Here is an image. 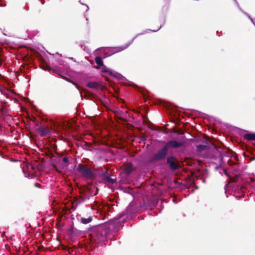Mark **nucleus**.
Returning <instances> with one entry per match:
<instances>
[{"mask_svg": "<svg viewBox=\"0 0 255 255\" xmlns=\"http://www.w3.org/2000/svg\"><path fill=\"white\" fill-rule=\"evenodd\" d=\"M118 222V220H115L94 226L90 230L89 236L91 240L94 242L104 241L107 236L111 234L112 229L114 228L115 225Z\"/></svg>", "mask_w": 255, "mask_h": 255, "instance_id": "nucleus-1", "label": "nucleus"}, {"mask_svg": "<svg viewBox=\"0 0 255 255\" xmlns=\"http://www.w3.org/2000/svg\"><path fill=\"white\" fill-rule=\"evenodd\" d=\"M184 145L183 142L177 141L174 140H169L165 143L164 146L157 150L154 155L150 158L149 161L153 162L164 160L168 154V149L170 148H179L184 146Z\"/></svg>", "mask_w": 255, "mask_h": 255, "instance_id": "nucleus-2", "label": "nucleus"}, {"mask_svg": "<svg viewBox=\"0 0 255 255\" xmlns=\"http://www.w3.org/2000/svg\"><path fill=\"white\" fill-rule=\"evenodd\" d=\"M76 170L86 179L93 180L96 178V174L88 165L79 164Z\"/></svg>", "mask_w": 255, "mask_h": 255, "instance_id": "nucleus-3", "label": "nucleus"}, {"mask_svg": "<svg viewBox=\"0 0 255 255\" xmlns=\"http://www.w3.org/2000/svg\"><path fill=\"white\" fill-rule=\"evenodd\" d=\"M99 191L97 187L95 186H84L83 189L81 191V194L85 195V199H89L90 196L93 197L96 195Z\"/></svg>", "mask_w": 255, "mask_h": 255, "instance_id": "nucleus-4", "label": "nucleus"}, {"mask_svg": "<svg viewBox=\"0 0 255 255\" xmlns=\"http://www.w3.org/2000/svg\"><path fill=\"white\" fill-rule=\"evenodd\" d=\"M166 159V163L169 165V167L172 171H176L180 167V165L177 158L173 156H169Z\"/></svg>", "mask_w": 255, "mask_h": 255, "instance_id": "nucleus-5", "label": "nucleus"}, {"mask_svg": "<svg viewBox=\"0 0 255 255\" xmlns=\"http://www.w3.org/2000/svg\"><path fill=\"white\" fill-rule=\"evenodd\" d=\"M101 175L103 177L104 183L109 185H113L116 182V178L112 177L114 176L111 175L110 173L107 172L102 171Z\"/></svg>", "mask_w": 255, "mask_h": 255, "instance_id": "nucleus-6", "label": "nucleus"}, {"mask_svg": "<svg viewBox=\"0 0 255 255\" xmlns=\"http://www.w3.org/2000/svg\"><path fill=\"white\" fill-rule=\"evenodd\" d=\"M87 199H85V195L82 194V195H80L79 197H75L74 198V200L73 202L71 203V208L74 210L77 207L78 205L81 204V203L84 202Z\"/></svg>", "mask_w": 255, "mask_h": 255, "instance_id": "nucleus-7", "label": "nucleus"}, {"mask_svg": "<svg viewBox=\"0 0 255 255\" xmlns=\"http://www.w3.org/2000/svg\"><path fill=\"white\" fill-rule=\"evenodd\" d=\"M40 68L43 70H47L49 72L52 71L54 73H56L62 77V71L59 68H52L47 64L43 63L40 65Z\"/></svg>", "mask_w": 255, "mask_h": 255, "instance_id": "nucleus-8", "label": "nucleus"}, {"mask_svg": "<svg viewBox=\"0 0 255 255\" xmlns=\"http://www.w3.org/2000/svg\"><path fill=\"white\" fill-rule=\"evenodd\" d=\"M87 86L92 89H100L103 91L106 90V87L97 82H89L87 83Z\"/></svg>", "mask_w": 255, "mask_h": 255, "instance_id": "nucleus-9", "label": "nucleus"}, {"mask_svg": "<svg viewBox=\"0 0 255 255\" xmlns=\"http://www.w3.org/2000/svg\"><path fill=\"white\" fill-rule=\"evenodd\" d=\"M38 131L41 136H44L50 132V130L47 128H39Z\"/></svg>", "mask_w": 255, "mask_h": 255, "instance_id": "nucleus-10", "label": "nucleus"}, {"mask_svg": "<svg viewBox=\"0 0 255 255\" xmlns=\"http://www.w3.org/2000/svg\"><path fill=\"white\" fill-rule=\"evenodd\" d=\"M125 172L127 175H129L133 170V166L131 164H128L125 168Z\"/></svg>", "mask_w": 255, "mask_h": 255, "instance_id": "nucleus-11", "label": "nucleus"}, {"mask_svg": "<svg viewBox=\"0 0 255 255\" xmlns=\"http://www.w3.org/2000/svg\"><path fill=\"white\" fill-rule=\"evenodd\" d=\"M129 46V44H127L125 45L114 47V52L115 53L121 52L126 49Z\"/></svg>", "mask_w": 255, "mask_h": 255, "instance_id": "nucleus-12", "label": "nucleus"}, {"mask_svg": "<svg viewBox=\"0 0 255 255\" xmlns=\"http://www.w3.org/2000/svg\"><path fill=\"white\" fill-rule=\"evenodd\" d=\"M244 138L249 141L255 140V133H246L244 135Z\"/></svg>", "mask_w": 255, "mask_h": 255, "instance_id": "nucleus-13", "label": "nucleus"}, {"mask_svg": "<svg viewBox=\"0 0 255 255\" xmlns=\"http://www.w3.org/2000/svg\"><path fill=\"white\" fill-rule=\"evenodd\" d=\"M92 221V217L89 216L87 218H85L84 217H82L81 218V222L82 223L84 224H87L89 223H90Z\"/></svg>", "mask_w": 255, "mask_h": 255, "instance_id": "nucleus-14", "label": "nucleus"}, {"mask_svg": "<svg viewBox=\"0 0 255 255\" xmlns=\"http://www.w3.org/2000/svg\"><path fill=\"white\" fill-rule=\"evenodd\" d=\"M95 60L96 63L97 65H98L99 66H104L103 62L102 59L101 57H100V56L96 57Z\"/></svg>", "mask_w": 255, "mask_h": 255, "instance_id": "nucleus-15", "label": "nucleus"}, {"mask_svg": "<svg viewBox=\"0 0 255 255\" xmlns=\"http://www.w3.org/2000/svg\"><path fill=\"white\" fill-rule=\"evenodd\" d=\"M71 209H72L71 208V207L70 208H69L67 206H64L63 208H62V213L64 214H70L71 213V211H70V210Z\"/></svg>", "mask_w": 255, "mask_h": 255, "instance_id": "nucleus-16", "label": "nucleus"}, {"mask_svg": "<svg viewBox=\"0 0 255 255\" xmlns=\"http://www.w3.org/2000/svg\"><path fill=\"white\" fill-rule=\"evenodd\" d=\"M207 147V146L206 145L200 144L197 145V149L198 151H202L203 150H204L205 149H206Z\"/></svg>", "mask_w": 255, "mask_h": 255, "instance_id": "nucleus-17", "label": "nucleus"}, {"mask_svg": "<svg viewBox=\"0 0 255 255\" xmlns=\"http://www.w3.org/2000/svg\"><path fill=\"white\" fill-rule=\"evenodd\" d=\"M68 161H69V158L68 157H64L62 158V161L65 164L64 165L62 166V168L66 167L68 166V165H69Z\"/></svg>", "mask_w": 255, "mask_h": 255, "instance_id": "nucleus-18", "label": "nucleus"}, {"mask_svg": "<svg viewBox=\"0 0 255 255\" xmlns=\"http://www.w3.org/2000/svg\"><path fill=\"white\" fill-rule=\"evenodd\" d=\"M64 80L67 81V82H70V83H72L73 85H75L76 86H77V84L75 83L74 82H73V81H72L71 80H70L69 78L65 77V76H62L61 77Z\"/></svg>", "mask_w": 255, "mask_h": 255, "instance_id": "nucleus-19", "label": "nucleus"}, {"mask_svg": "<svg viewBox=\"0 0 255 255\" xmlns=\"http://www.w3.org/2000/svg\"><path fill=\"white\" fill-rule=\"evenodd\" d=\"M102 72H104V73H108L110 75H113V73H112V72L111 71H109L106 67L105 66H104L103 68H102Z\"/></svg>", "mask_w": 255, "mask_h": 255, "instance_id": "nucleus-20", "label": "nucleus"}, {"mask_svg": "<svg viewBox=\"0 0 255 255\" xmlns=\"http://www.w3.org/2000/svg\"><path fill=\"white\" fill-rule=\"evenodd\" d=\"M52 167L59 173H61L62 171L61 169L55 164H52Z\"/></svg>", "mask_w": 255, "mask_h": 255, "instance_id": "nucleus-21", "label": "nucleus"}, {"mask_svg": "<svg viewBox=\"0 0 255 255\" xmlns=\"http://www.w3.org/2000/svg\"><path fill=\"white\" fill-rule=\"evenodd\" d=\"M107 213L105 212H103V211L100 212V215H101V220H103L105 218Z\"/></svg>", "mask_w": 255, "mask_h": 255, "instance_id": "nucleus-22", "label": "nucleus"}, {"mask_svg": "<svg viewBox=\"0 0 255 255\" xmlns=\"http://www.w3.org/2000/svg\"><path fill=\"white\" fill-rule=\"evenodd\" d=\"M0 91L2 93H5L7 91V89L1 86H0Z\"/></svg>", "mask_w": 255, "mask_h": 255, "instance_id": "nucleus-23", "label": "nucleus"}, {"mask_svg": "<svg viewBox=\"0 0 255 255\" xmlns=\"http://www.w3.org/2000/svg\"><path fill=\"white\" fill-rule=\"evenodd\" d=\"M39 128H42L41 125V124H40V123L36 124V125H35V128L37 131H38V129Z\"/></svg>", "mask_w": 255, "mask_h": 255, "instance_id": "nucleus-24", "label": "nucleus"}, {"mask_svg": "<svg viewBox=\"0 0 255 255\" xmlns=\"http://www.w3.org/2000/svg\"><path fill=\"white\" fill-rule=\"evenodd\" d=\"M34 186L35 187H37V188H40L41 187V184L39 183H35L34 184Z\"/></svg>", "mask_w": 255, "mask_h": 255, "instance_id": "nucleus-25", "label": "nucleus"}, {"mask_svg": "<svg viewBox=\"0 0 255 255\" xmlns=\"http://www.w3.org/2000/svg\"><path fill=\"white\" fill-rule=\"evenodd\" d=\"M38 250L43 251L44 250V247L43 246H40L38 248Z\"/></svg>", "mask_w": 255, "mask_h": 255, "instance_id": "nucleus-26", "label": "nucleus"}, {"mask_svg": "<svg viewBox=\"0 0 255 255\" xmlns=\"http://www.w3.org/2000/svg\"><path fill=\"white\" fill-rule=\"evenodd\" d=\"M120 119H121L122 121H126V120L125 119H123V118H120Z\"/></svg>", "mask_w": 255, "mask_h": 255, "instance_id": "nucleus-27", "label": "nucleus"}, {"mask_svg": "<svg viewBox=\"0 0 255 255\" xmlns=\"http://www.w3.org/2000/svg\"><path fill=\"white\" fill-rule=\"evenodd\" d=\"M53 156H54V154L53 153H51V157H53Z\"/></svg>", "mask_w": 255, "mask_h": 255, "instance_id": "nucleus-28", "label": "nucleus"}, {"mask_svg": "<svg viewBox=\"0 0 255 255\" xmlns=\"http://www.w3.org/2000/svg\"><path fill=\"white\" fill-rule=\"evenodd\" d=\"M254 145H255V144Z\"/></svg>", "mask_w": 255, "mask_h": 255, "instance_id": "nucleus-29", "label": "nucleus"}]
</instances>
